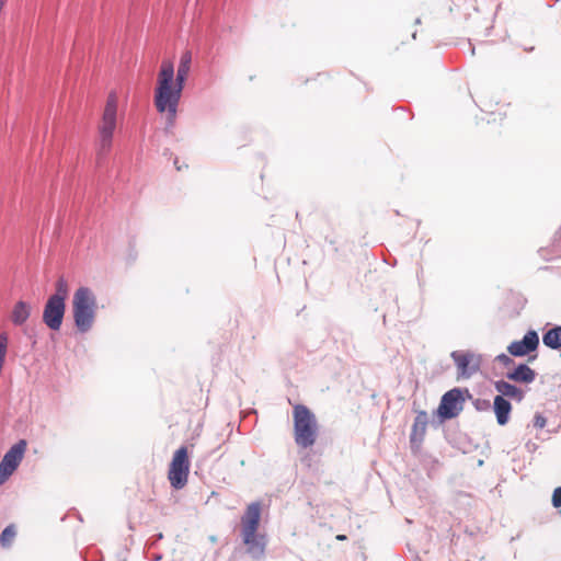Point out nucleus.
<instances>
[{"mask_svg": "<svg viewBox=\"0 0 561 561\" xmlns=\"http://www.w3.org/2000/svg\"><path fill=\"white\" fill-rule=\"evenodd\" d=\"M192 64V53L185 50L181 55L174 80V65L171 60L164 59L161 62L154 90V106L159 113H165L168 121L172 124L178 114V106L181 100L184 82L188 76Z\"/></svg>", "mask_w": 561, "mask_h": 561, "instance_id": "obj_1", "label": "nucleus"}, {"mask_svg": "<svg viewBox=\"0 0 561 561\" xmlns=\"http://www.w3.org/2000/svg\"><path fill=\"white\" fill-rule=\"evenodd\" d=\"M261 519V506L251 503L241 518V535L247 552L253 558H260L265 550V536L257 534Z\"/></svg>", "mask_w": 561, "mask_h": 561, "instance_id": "obj_2", "label": "nucleus"}, {"mask_svg": "<svg viewBox=\"0 0 561 561\" xmlns=\"http://www.w3.org/2000/svg\"><path fill=\"white\" fill-rule=\"evenodd\" d=\"M294 440L300 448H311L319 436V424L316 415L304 404L293 409Z\"/></svg>", "mask_w": 561, "mask_h": 561, "instance_id": "obj_3", "label": "nucleus"}, {"mask_svg": "<svg viewBox=\"0 0 561 561\" xmlns=\"http://www.w3.org/2000/svg\"><path fill=\"white\" fill-rule=\"evenodd\" d=\"M96 298L88 287H79L72 298V313L77 329L84 333L94 322L96 313Z\"/></svg>", "mask_w": 561, "mask_h": 561, "instance_id": "obj_4", "label": "nucleus"}, {"mask_svg": "<svg viewBox=\"0 0 561 561\" xmlns=\"http://www.w3.org/2000/svg\"><path fill=\"white\" fill-rule=\"evenodd\" d=\"M117 108L118 96L115 91H112L107 95L102 117L98 125L100 154H107L112 148L114 130L117 125Z\"/></svg>", "mask_w": 561, "mask_h": 561, "instance_id": "obj_5", "label": "nucleus"}, {"mask_svg": "<svg viewBox=\"0 0 561 561\" xmlns=\"http://www.w3.org/2000/svg\"><path fill=\"white\" fill-rule=\"evenodd\" d=\"M190 468L187 447L181 446L174 451L168 470V479L173 489L181 490L187 484Z\"/></svg>", "mask_w": 561, "mask_h": 561, "instance_id": "obj_6", "label": "nucleus"}, {"mask_svg": "<svg viewBox=\"0 0 561 561\" xmlns=\"http://www.w3.org/2000/svg\"><path fill=\"white\" fill-rule=\"evenodd\" d=\"M27 448V442L20 439L4 454L0 461V485L18 469Z\"/></svg>", "mask_w": 561, "mask_h": 561, "instance_id": "obj_7", "label": "nucleus"}, {"mask_svg": "<svg viewBox=\"0 0 561 561\" xmlns=\"http://www.w3.org/2000/svg\"><path fill=\"white\" fill-rule=\"evenodd\" d=\"M463 402L465 398L462 391L458 388H454L442 397L437 413L444 420L456 417L461 412Z\"/></svg>", "mask_w": 561, "mask_h": 561, "instance_id": "obj_8", "label": "nucleus"}, {"mask_svg": "<svg viewBox=\"0 0 561 561\" xmlns=\"http://www.w3.org/2000/svg\"><path fill=\"white\" fill-rule=\"evenodd\" d=\"M65 310L66 304L59 302V299L48 298L43 311L44 323L50 330L58 331L62 324Z\"/></svg>", "mask_w": 561, "mask_h": 561, "instance_id": "obj_9", "label": "nucleus"}, {"mask_svg": "<svg viewBox=\"0 0 561 561\" xmlns=\"http://www.w3.org/2000/svg\"><path fill=\"white\" fill-rule=\"evenodd\" d=\"M451 357L455 360L459 376L463 378H468L479 370L480 358L472 353L455 351L451 353Z\"/></svg>", "mask_w": 561, "mask_h": 561, "instance_id": "obj_10", "label": "nucleus"}, {"mask_svg": "<svg viewBox=\"0 0 561 561\" xmlns=\"http://www.w3.org/2000/svg\"><path fill=\"white\" fill-rule=\"evenodd\" d=\"M538 345V334L531 330L524 335L523 340L512 342L507 346V352L513 356L522 357L529 354L530 352L536 351Z\"/></svg>", "mask_w": 561, "mask_h": 561, "instance_id": "obj_11", "label": "nucleus"}, {"mask_svg": "<svg viewBox=\"0 0 561 561\" xmlns=\"http://www.w3.org/2000/svg\"><path fill=\"white\" fill-rule=\"evenodd\" d=\"M428 425V415L425 411H420L412 425L410 442L412 445H420L425 437Z\"/></svg>", "mask_w": 561, "mask_h": 561, "instance_id": "obj_12", "label": "nucleus"}, {"mask_svg": "<svg viewBox=\"0 0 561 561\" xmlns=\"http://www.w3.org/2000/svg\"><path fill=\"white\" fill-rule=\"evenodd\" d=\"M506 377L515 382L531 383L536 378V371L526 364H519L513 371H508Z\"/></svg>", "mask_w": 561, "mask_h": 561, "instance_id": "obj_13", "label": "nucleus"}, {"mask_svg": "<svg viewBox=\"0 0 561 561\" xmlns=\"http://www.w3.org/2000/svg\"><path fill=\"white\" fill-rule=\"evenodd\" d=\"M494 387L496 391L500 393L499 396H502L503 398L507 397L510 399L520 402L525 397V393L520 388L504 380L496 381Z\"/></svg>", "mask_w": 561, "mask_h": 561, "instance_id": "obj_14", "label": "nucleus"}, {"mask_svg": "<svg viewBox=\"0 0 561 561\" xmlns=\"http://www.w3.org/2000/svg\"><path fill=\"white\" fill-rule=\"evenodd\" d=\"M511 411L512 405L505 398L502 396L494 398V412L500 425H505L508 422Z\"/></svg>", "mask_w": 561, "mask_h": 561, "instance_id": "obj_15", "label": "nucleus"}, {"mask_svg": "<svg viewBox=\"0 0 561 561\" xmlns=\"http://www.w3.org/2000/svg\"><path fill=\"white\" fill-rule=\"evenodd\" d=\"M31 314V306L24 301H18L12 310L11 320L15 325H22Z\"/></svg>", "mask_w": 561, "mask_h": 561, "instance_id": "obj_16", "label": "nucleus"}, {"mask_svg": "<svg viewBox=\"0 0 561 561\" xmlns=\"http://www.w3.org/2000/svg\"><path fill=\"white\" fill-rule=\"evenodd\" d=\"M543 344L551 350L561 348V327H554L548 330L542 336Z\"/></svg>", "mask_w": 561, "mask_h": 561, "instance_id": "obj_17", "label": "nucleus"}, {"mask_svg": "<svg viewBox=\"0 0 561 561\" xmlns=\"http://www.w3.org/2000/svg\"><path fill=\"white\" fill-rule=\"evenodd\" d=\"M16 526L10 524L7 526L0 535V545L2 548H10L16 537Z\"/></svg>", "mask_w": 561, "mask_h": 561, "instance_id": "obj_18", "label": "nucleus"}, {"mask_svg": "<svg viewBox=\"0 0 561 561\" xmlns=\"http://www.w3.org/2000/svg\"><path fill=\"white\" fill-rule=\"evenodd\" d=\"M55 287H56V293L53 296H50L49 298L56 299V300L59 299V302L61 301L62 304H65V301L68 297L67 280L64 277H59L58 280L56 282Z\"/></svg>", "mask_w": 561, "mask_h": 561, "instance_id": "obj_19", "label": "nucleus"}, {"mask_svg": "<svg viewBox=\"0 0 561 561\" xmlns=\"http://www.w3.org/2000/svg\"><path fill=\"white\" fill-rule=\"evenodd\" d=\"M552 504L554 507H561V486L554 489L552 493Z\"/></svg>", "mask_w": 561, "mask_h": 561, "instance_id": "obj_20", "label": "nucleus"}, {"mask_svg": "<svg viewBox=\"0 0 561 561\" xmlns=\"http://www.w3.org/2000/svg\"><path fill=\"white\" fill-rule=\"evenodd\" d=\"M535 426L542 428L546 426V419L541 415H536L535 417Z\"/></svg>", "mask_w": 561, "mask_h": 561, "instance_id": "obj_21", "label": "nucleus"}, {"mask_svg": "<svg viewBox=\"0 0 561 561\" xmlns=\"http://www.w3.org/2000/svg\"><path fill=\"white\" fill-rule=\"evenodd\" d=\"M497 359H499L500 362H502L503 364H508V363H511V362H512V359H511L507 355H505V354H501V355H499V356H497Z\"/></svg>", "mask_w": 561, "mask_h": 561, "instance_id": "obj_22", "label": "nucleus"}, {"mask_svg": "<svg viewBox=\"0 0 561 561\" xmlns=\"http://www.w3.org/2000/svg\"><path fill=\"white\" fill-rule=\"evenodd\" d=\"M336 539H337V540H345V539H346V536H345V535H337V536H336Z\"/></svg>", "mask_w": 561, "mask_h": 561, "instance_id": "obj_23", "label": "nucleus"}, {"mask_svg": "<svg viewBox=\"0 0 561 561\" xmlns=\"http://www.w3.org/2000/svg\"><path fill=\"white\" fill-rule=\"evenodd\" d=\"M174 164H175V167H176V169H178L179 171H180V170H182L183 164H180V165H179V164H178V160H175V161H174Z\"/></svg>", "mask_w": 561, "mask_h": 561, "instance_id": "obj_24", "label": "nucleus"}, {"mask_svg": "<svg viewBox=\"0 0 561 561\" xmlns=\"http://www.w3.org/2000/svg\"><path fill=\"white\" fill-rule=\"evenodd\" d=\"M174 164H175V167H176V169H178L179 171H180V170H182L183 164H180V165H179V164H178V160H175V161H174Z\"/></svg>", "mask_w": 561, "mask_h": 561, "instance_id": "obj_25", "label": "nucleus"}, {"mask_svg": "<svg viewBox=\"0 0 561 561\" xmlns=\"http://www.w3.org/2000/svg\"><path fill=\"white\" fill-rule=\"evenodd\" d=\"M526 51H531L534 50V47H530V48H525Z\"/></svg>", "mask_w": 561, "mask_h": 561, "instance_id": "obj_26", "label": "nucleus"}]
</instances>
